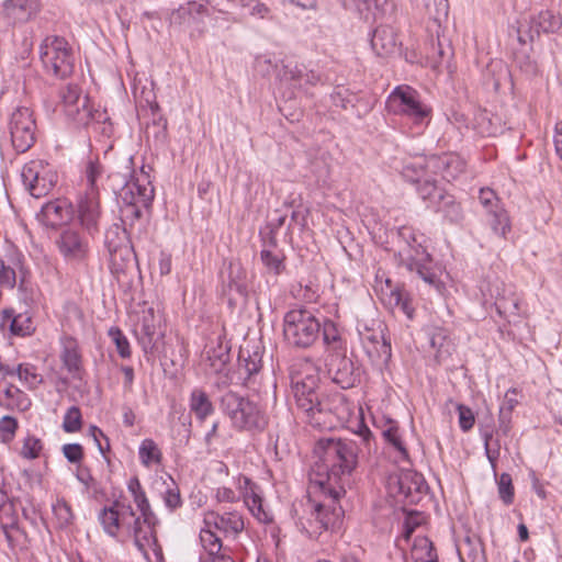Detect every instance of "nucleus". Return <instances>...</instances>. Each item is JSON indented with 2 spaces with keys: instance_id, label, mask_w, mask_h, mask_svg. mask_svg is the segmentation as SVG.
I'll use <instances>...</instances> for the list:
<instances>
[{
  "instance_id": "obj_1",
  "label": "nucleus",
  "mask_w": 562,
  "mask_h": 562,
  "mask_svg": "<svg viewBox=\"0 0 562 562\" xmlns=\"http://www.w3.org/2000/svg\"><path fill=\"white\" fill-rule=\"evenodd\" d=\"M315 453L326 468V480H319V488L328 492L333 499L346 493L345 485L357 468L359 446L351 439L322 438L317 441Z\"/></svg>"
},
{
  "instance_id": "obj_36",
  "label": "nucleus",
  "mask_w": 562,
  "mask_h": 562,
  "mask_svg": "<svg viewBox=\"0 0 562 562\" xmlns=\"http://www.w3.org/2000/svg\"><path fill=\"white\" fill-rule=\"evenodd\" d=\"M401 175L404 180L417 186L431 175L428 157L419 156L404 161Z\"/></svg>"
},
{
  "instance_id": "obj_54",
  "label": "nucleus",
  "mask_w": 562,
  "mask_h": 562,
  "mask_svg": "<svg viewBox=\"0 0 562 562\" xmlns=\"http://www.w3.org/2000/svg\"><path fill=\"white\" fill-rule=\"evenodd\" d=\"M497 484L498 495L505 505H510L514 502L515 488L513 485V479L508 473H502L501 475H494Z\"/></svg>"
},
{
  "instance_id": "obj_9",
  "label": "nucleus",
  "mask_w": 562,
  "mask_h": 562,
  "mask_svg": "<svg viewBox=\"0 0 562 562\" xmlns=\"http://www.w3.org/2000/svg\"><path fill=\"white\" fill-rule=\"evenodd\" d=\"M481 291L486 301H493L501 316L508 318L519 314L520 297L513 284H506L503 280L495 277L487 279L481 286Z\"/></svg>"
},
{
  "instance_id": "obj_45",
  "label": "nucleus",
  "mask_w": 562,
  "mask_h": 562,
  "mask_svg": "<svg viewBox=\"0 0 562 562\" xmlns=\"http://www.w3.org/2000/svg\"><path fill=\"white\" fill-rule=\"evenodd\" d=\"M414 562H437L438 557L432 542L427 537H416L412 547Z\"/></svg>"
},
{
  "instance_id": "obj_21",
  "label": "nucleus",
  "mask_w": 562,
  "mask_h": 562,
  "mask_svg": "<svg viewBox=\"0 0 562 562\" xmlns=\"http://www.w3.org/2000/svg\"><path fill=\"white\" fill-rule=\"evenodd\" d=\"M127 491L132 495L133 502L139 512V515L136 514V517L149 527L151 531H156L159 519L154 513L146 492L137 476H133L128 480Z\"/></svg>"
},
{
  "instance_id": "obj_42",
  "label": "nucleus",
  "mask_w": 562,
  "mask_h": 562,
  "mask_svg": "<svg viewBox=\"0 0 562 562\" xmlns=\"http://www.w3.org/2000/svg\"><path fill=\"white\" fill-rule=\"evenodd\" d=\"M321 334L328 353L346 351L340 330L334 322L325 321L322 324Z\"/></svg>"
},
{
  "instance_id": "obj_38",
  "label": "nucleus",
  "mask_w": 562,
  "mask_h": 562,
  "mask_svg": "<svg viewBox=\"0 0 562 562\" xmlns=\"http://www.w3.org/2000/svg\"><path fill=\"white\" fill-rule=\"evenodd\" d=\"M0 405L8 409L25 411L31 402L23 391L10 383L0 390Z\"/></svg>"
},
{
  "instance_id": "obj_44",
  "label": "nucleus",
  "mask_w": 562,
  "mask_h": 562,
  "mask_svg": "<svg viewBox=\"0 0 562 562\" xmlns=\"http://www.w3.org/2000/svg\"><path fill=\"white\" fill-rule=\"evenodd\" d=\"M3 319L10 321V330L15 336H30L34 331L33 322L26 314L15 315L13 310H4Z\"/></svg>"
},
{
  "instance_id": "obj_16",
  "label": "nucleus",
  "mask_w": 562,
  "mask_h": 562,
  "mask_svg": "<svg viewBox=\"0 0 562 562\" xmlns=\"http://www.w3.org/2000/svg\"><path fill=\"white\" fill-rule=\"evenodd\" d=\"M327 373L341 389L353 387L360 381L359 369L344 352L328 353L325 358Z\"/></svg>"
},
{
  "instance_id": "obj_59",
  "label": "nucleus",
  "mask_w": 562,
  "mask_h": 562,
  "mask_svg": "<svg viewBox=\"0 0 562 562\" xmlns=\"http://www.w3.org/2000/svg\"><path fill=\"white\" fill-rule=\"evenodd\" d=\"M109 336L112 338L116 346V350L122 358L131 357V347L127 338L117 327H112L109 330Z\"/></svg>"
},
{
  "instance_id": "obj_20",
  "label": "nucleus",
  "mask_w": 562,
  "mask_h": 562,
  "mask_svg": "<svg viewBox=\"0 0 562 562\" xmlns=\"http://www.w3.org/2000/svg\"><path fill=\"white\" fill-rule=\"evenodd\" d=\"M319 490L328 502L314 504L312 515H317L318 520L316 522L318 524V528H322L323 531H335L340 527L344 517L341 506L336 504L340 497L333 499L328 492H324L322 488Z\"/></svg>"
},
{
  "instance_id": "obj_50",
  "label": "nucleus",
  "mask_w": 562,
  "mask_h": 562,
  "mask_svg": "<svg viewBox=\"0 0 562 562\" xmlns=\"http://www.w3.org/2000/svg\"><path fill=\"white\" fill-rule=\"evenodd\" d=\"M53 514L56 527L59 529L68 528L75 519L70 505L64 498L53 504Z\"/></svg>"
},
{
  "instance_id": "obj_17",
  "label": "nucleus",
  "mask_w": 562,
  "mask_h": 562,
  "mask_svg": "<svg viewBox=\"0 0 562 562\" xmlns=\"http://www.w3.org/2000/svg\"><path fill=\"white\" fill-rule=\"evenodd\" d=\"M562 25L560 16L550 11H542L530 18L529 21L519 22L517 38L520 44L533 42L541 33H554Z\"/></svg>"
},
{
  "instance_id": "obj_25",
  "label": "nucleus",
  "mask_w": 562,
  "mask_h": 562,
  "mask_svg": "<svg viewBox=\"0 0 562 562\" xmlns=\"http://www.w3.org/2000/svg\"><path fill=\"white\" fill-rule=\"evenodd\" d=\"M362 347L372 362L386 363L392 356L391 342L384 337L382 330L371 331L366 329L360 333Z\"/></svg>"
},
{
  "instance_id": "obj_28",
  "label": "nucleus",
  "mask_w": 562,
  "mask_h": 562,
  "mask_svg": "<svg viewBox=\"0 0 562 562\" xmlns=\"http://www.w3.org/2000/svg\"><path fill=\"white\" fill-rule=\"evenodd\" d=\"M227 270L228 278L227 282L223 286V291L228 295L229 302L236 300L233 293L241 299H246L248 295V279L246 269L239 261H231Z\"/></svg>"
},
{
  "instance_id": "obj_46",
  "label": "nucleus",
  "mask_w": 562,
  "mask_h": 562,
  "mask_svg": "<svg viewBox=\"0 0 562 562\" xmlns=\"http://www.w3.org/2000/svg\"><path fill=\"white\" fill-rule=\"evenodd\" d=\"M414 2L417 8L424 10L425 14L435 22H441L448 16V0H414Z\"/></svg>"
},
{
  "instance_id": "obj_49",
  "label": "nucleus",
  "mask_w": 562,
  "mask_h": 562,
  "mask_svg": "<svg viewBox=\"0 0 562 562\" xmlns=\"http://www.w3.org/2000/svg\"><path fill=\"white\" fill-rule=\"evenodd\" d=\"M138 454L142 464L146 468H149L151 464H160L162 460L161 450L150 438H146L140 442Z\"/></svg>"
},
{
  "instance_id": "obj_43",
  "label": "nucleus",
  "mask_w": 562,
  "mask_h": 562,
  "mask_svg": "<svg viewBox=\"0 0 562 562\" xmlns=\"http://www.w3.org/2000/svg\"><path fill=\"white\" fill-rule=\"evenodd\" d=\"M434 211L442 213L450 222H458L462 217L461 206L456 202L454 196L443 190L437 202L431 207Z\"/></svg>"
},
{
  "instance_id": "obj_27",
  "label": "nucleus",
  "mask_w": 562,
  "mask_h": 562,
  "mask_svg": "<svg viewBox=\"0 0 562 562\" xmlns=\"http://www.w3.org/2000/svg\"><path fill=\"white\" fill-rule=\"evenodd\" d=\"M281 80L291 82L294 87H314L322 82V76L315 70L307 69L305 65L289 61L283 65L280 72Z\"/></svg>"
},
{
  "instance_id": "obj_29",
  "label": "nucleus",
  "mask_w": 562,
  "mask_h": 562,
  "mask_svg": "<svg viewBox=\"0 0 562 562\" xmlns=\"http://www.w3.org/2000/svg\"><path fill=\"white\" fill-rule=\"evenodd\" d=\"M147 207H138L137 205H120V220L123 228L120 233L122 240L139 237L143 232L142 215Z\"/></svg>"
},
{
  "instance_id": "obj_58",
  "label": "nucleus",
  "mask_w": 562,
  "mask_h": 562,
  "mask_svg": "<svg viewBox=\"0 0 562 562\" xmlns=\"http://www.w3.org/2000/svg\"><path fill=\"white\" fill-rule=\"evenodd\" d=\"M317 515H312L311 510L307 517L302 516L297 519L296 526L301 529V531L308 535V537L315 538L323 533V529L318 528L317 526Z\"/></svg>"
},
{
  "instance_id": "obj_52",
  "label": "nucleus",
  "mask_w": 562,
  "mask_h": 562,
  "mask_svg": "<svg viewBox=\"0 0 562 562\" xmlns=\"http://www.w3.org/2000/svg\"><path fill=\"white\" fill-rule=\"evenodd\" d=\"M382 436L390 445L393 446L395 450L400 452V454L404 458L408 456L407 450L401 439L398 426L395 420L387 419L385 422L384 428L382 429Z\"/></svg>"
},
{
  "instance_id": "obj_11",
  "label": "nucleus",
  "mask_w": 562,
  "mask_h": 562,
  "mask_svg": "<svg viewBox=\"0 0 562 562\" xmlns=\"http://www.w3.org/2000/svg\"><path fill=\"white\" fill-rule=\"evenodd\" d=\"M389 487L395 497L408 504H418L428 491L424 476L413 470L391 476Z\"/></svg>"
},
{
  "instance_id": "obj_39",
  "label": "nucleus",
  "mask_w": 562,
  "mask_h": 562,
  "mask_svg": "<svg viewBox=\"0 0 562 562\" xmlns=\"http://www.w3.org/2000/svg\"><path fill=\"white\" fill-rule=\"evenodd\" d=\"M231 347L227 342L218 337L216 346L211 347L206 350V359L214 373H221L229 362Z\"/></svg>"
},
{
  "instance_id": "obj_61",
  "label": "nucleus",
  "mask_w": 562,
  "mask_h": 562,
  "mask_svg": "<svg viewBox=\"0 0 562 562\" xmlns=\"http://www.w3.org/2000/svg\"><path fill=\"white\" fill-rule=\"evenodd\" d=\"M18 429V420L12 416H3L0 419V432L2 434V441L9 442L13 439Z\"/></svg>"
},
{
  "instance_id": "obj_62",
  "label": "nucleus",
  "mask_w": 562,
  "mask_h": 562,
  "mask_svg": "<svg viewBox=\"0 0 562 562\" xmlns=\"http://www.w3.org/2000/svg\"><path fill=\"white\" fill-rule=\"evenodd\" d=\"M310 211L303 206L295 207L291 213L290 224L288 229H292L294 226H297L301 231H303L307 225V216Z\"/></svg>"
},
{
  "instance_id": "obj_51",
  "label": "nucleus",
  "mask_w": 562,
  "mask_h": 562,
  "mask_svg": "<svg viewBox=\"0 0 562 562\" xmlns=\"http://www.w3.org/2000/svg\"><path fill=\"white\" fill-rule=\"evenodd\" d=\"M213 527H204L200 531V541L209 558L223 551L221 538L214 532Z\"/></svg>"
},
{
  "instance_id": "obj_57",
  "label": "nucleus",
  "mask_w": 562,
  "mask_h": 562,
  "mask_svg": "<svg viewBox=\"0 0 562 562\" xmlns=\"http://www.w3.org/2000/svg\"><path fill=\"white\" fill-rule=\"evenodd\" d=\"M42 449L43 443L41 439L36 438L33 435H29L23 440V446L20 454L24 459L33 460L40 457Z\"/></svg>"
},
{
  "instance_id": "obj_37",
  "label": "nucleus",
  "mask_w": 562,
  "mask_h": 562,
  "mask_svg": "<svg viewBox=\"0 0 562 562\" xmlns=\"http://www.w3.org/2000/svg\"><path fill=\"white\" fill-rule=\"evenodd\" d=\"M430 347L435 350V357L442 361L451 353V340L448 330L442 327L431 326L427 329Z\"/></svg>"
},
{
  "instance_id": "obj_41",
  "label": "nucleus",
  "mask_w": 562,
  "mask_h": 562,
  "mask_svg": "<svg viewBox=\"0 0 562 562\" xmlns=\"http://www.w3.org/2000/svg\"><path fill=\"white\" fill-rule=\"evenodd\" d=\"M346 9L357 11L364 20L375 19L387 0H341Z\"/></svg>"
},
{
  "instance_id": "obj_31",
  "label": "nucleus",
  "mask_w": 562,
  "mask_h": 562,
  "mask_svg": "<svg viewBox=\"0 0 562 562\" xmlns=\"http://www.w3.org/2000/svg\"><path fill=\"white\" fill-rule=\"evenodd\" d=\"M206 13L207 8L205 4L199 1H188L170 12L169 21L171 25H191L199 22Z\"/></svg>"
},
{
  "instance_id": "obj_14",
  "label": "nucleus",
  "mask_w": 562,
  "mask_h": 562,
  "mask_svg": "<svg viewBox=\"0 0 562 562\" xmlns=\"http://www.w3.org/2000/svg\"><path fill=\"white\" fill-rule=\"evenodd\" d=\"M479 202L485 210L486 221L492 231L496 235L506 238L512 227L510 220L495 191L490 188H482L479 192Z\"/></svg>"
},
{
  "instance_id": "obj_48",
  "label": "nucleus",
  "mask_w": 562,
  "mask_h": 562,
  "mask_svg": "<svg viewBox=\"0 0 562 562\" xmlns=\"http://www.w3.org/2000/svg\"><path fill=\"white\" fill-rule=\"evenodd\" d=\"M16 375L29 390L37 389L44 381L42 374L37 372V368L29 362L16 366Z\"/></svg>"
},
{
  "instance_id": "obj_8",
  "label": "nucleus",
  "mask_w": 562,
  "mask_h": 562,
  "mask_svg": "<svg viewBox=\"0 0 562 562\" xmlns=\"http://www.w3.org/2000/svg\"><path fill=\"white\" fill-rule=\"evenodd\" d=\"M40 58L45 70L57 78H66L74 70V54L63 37L47 36L41 44Z\"/></svg>"
},
{
  "instance_id": "obj_7",
  "label": "nucleus",
  "mask_w": 562,
  "mask_h": 562,
  "mask_svg": "<svg viewBox=\"0 0 562 562\" xmlns=\"http://www.w3.org/2000/svg\"><path fill=\"white\" fill-rule=\"evenodd\" d=\"M390 113L402 115L416 125L428 124L431 109L420 101L419 93L409 86L396 87L386 99Z\"/></svg>"
},
{
  "instance_id": "obj_55",
  "label": "nucleus",
  "mask_w": 562,
  "mask_h": 562,
  "mask_svg": "<svg viewBox=\"0 0 562 562\" xmlns=\"http://www.w3.org/2000/svg\"><path fill=\"white\" fill-rule=\"evenodd\" d=\"M260 259L268 271L276 276L280 274L285 268L283 256L269 249H262L260 251Z\"/></svg>"
},
{
  "instance_id": "obj_22",
  "label": "nucleus",
  "mask_w": 562,
  "mask_h": 562,
  "mask_svg": "<svg viewBox=\"0 0 562 562\" xmlns=\"http://www.w3.org/2000/svg\"><path fill=\"white\" fill-rule=\"evenodd\" d=\"M60 254L71 261H82L89 252V243L87 238L74 229H65L60 233L57 240Z\"/></svg>"
},
{
  "instance_id": "obj_4",
  "label": "nucleus",
  "mask_w": 562,
  "mask_h": 562,
  "mask_svg": "<svg viewBox=\"0 0 562 562\" xmlns=\"http://www.w3.org/2000/svg\"><path fill=\"white\" fill-rule=\"evenodd\" d=\"M400 238L405 246L398 251L401 265L416 274L427 284L439 288V280L432 266V258L423 245L425 237L411 227L398 231Z\"/></svg>"
},
{
  "instance_id": "obj_18",
  "label": "nucleus",
  "mask_w": 562,
  "mask_h": 562,
  "mask_svg": "<svg viewBox=\"0 0 562 562\" xmlns=\"http://www.w3.org/2000/svg\"><path fill=\"white\" fill-rule=\"evenodd\" d=\"M239 374L243 376V384L252 392H262V353L257 349L250 352L241 348L238 357Z\"/></svg>"
},
{
  "instance_id": "obj_56",
  "label": "nucleus",
  "mask_w": 562,
  "mask_h": 562,
  "mask_svg": "<svg viewBox=\"0 0 562 562\" xmlns=\"http://www.w3.org/2000/svg\"><path fill=\"white\" fill-rule=\"evenodd\" d=\"M81 426L82 415L80 408L78 406L69 407L63 420L64 431L68 434L77 432L81 429Z\"/></svg>"
},
{
  "instance_id": "obj_5",
  "label": "nucleus",
  "mask_w": 562,
  "mask_h": 562,
  "mask_svg": "<svg viewBox=\"0 0 562 562\" xmlns=\"http://www.w3.org/2000/svg\"><path fill=\"white\" fill-rule=\"evenodd\" d=\"M220 408L237 430H262L267 417L260 406L248 397L228 391L220 400Z\"/></svg>"
},
{
  "instance_id": "obj_12",
  "label": "nucleus",
  "mask_w": 562,
  "mask_h": 562,
  "mask_svg": "<svg viewBox=\"0 0 562 562\" xmlns=\"http://www.w3.org/2000/svg\"><path fill=\"white\" fill-rule=\"evenodd\" d=\"M59 99L65 114L72 121L88 125L93 120L89 97L77 85L60 88Z\"/></svg>"
},
{
  "instance_id": "obj_15",
  "label": "nucleus",
  "mask_w": 562,
  "mask_h": 562,
  "mask_svg": "<svg viewBox=\"0 0 562 562\" xmlns=\"http://www.w3.org/2000/svg\"><path fill=\"white\" fill-rule=\"evenodd\" d=\"M21 178L25 189L36 199L48 194L57 182V175L47 170L41 161L25 164Z\"/></svg>"
},
{
  "instance_id": "obj_33",
  "label": "nucleus",
  "mask_w": 562,
  "mask_h": 562,
  "mask_svg": "<svg viewBox=\"0 0 562 562\" xmlns=\"http://www.w3.org/2000/svg\"><path fill=\"white\" fill-rule=\"evenodd\" d=\"M41 213L47 225L58 226L72 218L74 210L67 200L57 199L44 204Z\"/></svg>"
},
{
  "instance_id": "obj_19",
  "label": "nucleus",
  "mask_w": 562,
  "mask_h": 562,
  "mask_svg": "<svg viewBox=\"0 0 562 562\" xmlns=\"http://www.w3.org/2000/svg\"><path fill=\"white\" fill-rule=\"evenodd\" d=\"M154 199V188L147 176L132 178L124 182L119 192L120 205L149 207Z\"/></svg>"
},
{
  "instance_id": "obj_2",
  "label": "nucleus",
  "mask_w": 562,
  "mask_h": 562,
  "mask_svg": "<svg viewBox=\"0 0 562 562\" xmlns=\"http://www.w3.org/2000/svg\"><path fill=\"white\" fill-rule=\"evenodd\" d=\"M98 520L108 536L112 538H119L120 536L132 538L134 544L147 560L149 559L148 550H151L155 554L160 553L157 531H151L136 517L131 504L115 499L110 506L100 510Z\"/></svg>"
},
{
  "instance_id": "obj_35",
  "label": "nucleus",
  "mask_w": 562,
  "mask_h": 562,
  "mask_svg": "<svg viewBox=\"0 0 562 562\" xmlns=\"http://www.w3.org/2000/svg\"><path fill=\"white\" fill-rule=\"evenodd\" d=\"M189 408L199 422H204L215 411L209 394L202 387H195L191 391Z\"/></svg>"
},
{
  "instance_id": "obj_32",
  "label": "nucleus",
  "mask_w": 562,
  "mask_h": 562,
  "mask_svg": "<svg viewBox=\"0 0 562 562\" xmlns=\"http://www.w3.org/2000/svg\"><path fill=\"white\" fill-rule=\"evenodd\" d=\"M138 342L145 353L151 352L157 348L162 334L157 328V319L153 308H149L142 318L140 329L138 331Z\"/></svg>"
},
{
  "instance_id": "obj_3",
  "label": "nucleus",
  "mask_w": 562,
  "mask_h": 562,
  "mask_svg": "<svg viewBox=\"0 0 562 562\" xmlns=\"http://www.w3.org/2000/svg\"><path fill=\"white\" fill-rule=\"evenodd\" d=\"M319 375L316 370L305 374L296 372L291 375V386L295 404L306 423L314 427L327 424L328 416L339 414V406H344L345 398L341 394L321 397L317 390Z\"/></svg>"
},
{
  "instance_id": "obj_40",
  "label": "nucleus",
  "mask_w": 562,
  "mask_h": 562,
  "mask_svg": "<svg viewBox=\"0 0 562 562\" xmlns=\"http://www.w3.org/2000/svg\"><path fill=\"white\" fill-rule=\"evenodd\" d=\"M60 358L68 372L71 373L74 378L79 376L81 371V355L75 339L67 338L64 341Z\"/></svg>"
},
{
  "instance_id": "obj_23",
  "label": "nucleus",
  "mask_w": 562,
  "mask_h": 562,
  "mask_svg": "<svg viewBox=\"0 0 562 562\" xmlns=\"http://www.w3.org/2000/svg\"><path fill=\"white\" fill-rule=\"evenodd\" d=\"M204 526L213 527L225 537L236 538L245 528L243 516L238 512L223 514L210 512L204 516Z\"/></svg>"
},
{
  "instance_id": "obj_53",
  "label": "nucleus",
  "mask_w": 562,
  "mask_h": 562,
  "mask_svg": "<svg viewBox=\"0 0 562 562\" xmlns=\"http://www.w3.org/2000/svg\"><path fill=\"white\" fill-rule=\"evenodd\" d=\"M416 190L418 195L428 202V207L437 202L440 194H443V189L439 188L436 183V180L430 176L425 178L424 181L416 186Z\"/></svg>"
},
{
  "instance_id": "obj_24",
  "label": "nucleus",
  "mask_w": 562,
  "mask_h": 562,
  "mask_svg": "<svg viewBox=\"0 0 562 562\" xmlns=\"http://www.w3.org/2000/svg\"><path fill=\"white\" fill-rule=\"evenodd\" d=\"M428 168L431 175H439L442 179L450 182L463 173L465 162L456 154L432 155L428 157Z\"/></svg>"
},
{
  "instance_id": "obj_13",
  "label": "nucleus",
  "mask_w": 562,
  "mask_h": 562,
  "mask_svg": "<svg viewBox=\"0 0 562 562\" xmlns=\"http://www.w3.org/2000/svg\"><path fill=\"white\" fill-rule=\"evenodd\" d=\"M131 241L132 239L122 240L119 226L106 232L105 246L110 256V270L113 274L120 276L133 266L135 255Z\"/></svg>"
},
{
  "instance_id": "obj_6",
  "label": "nucleus",
  "mask_w": 562,
  "mask_h": 562,
  "mask_svg": "<svg viewBox=\"0 0 562 562\" xmlns=\"http://www.w3.org/2000/svg\"><path fill=\"white\" fill-rule=\"evenodd\" d=\"M321 329V321L307 308L290 310L283 317V336L293 348H311L318 340Z\"/></svg>"
},
{
  "instance_id": "obj_26",
  "label": "nucleus",
  "mask_w": 562,
  "mask_h": 562,
  "mask_svg": "<svg viewBox=\"0 0 562 562\" xmlns=\"http://www.w3.org/2000/svg\"><path fill=\"white\" fill-rule=\"evenodd\" d=\"M77 213L81 226L89 234L92 235L99 232L101 218L99 194L85 193L78 201Z\"/></svg>"
},
{
  "instance_id": "obj_60",
  "label": "nucleus",
  "mask_w": 562,
  "mask_h": 562,
  "mask_svg": "<svg viewBox=\"0 0 562 562\" xmlns=\"http://www.w3.org/2000/svg\"><path fill=\"white\" fill-rule=\"evenodd\" d=\"M457 411L459 415V426L467 432L471 430L475 423V417L472 409L463 404H457Z\"/></svg>"
},
{
  "instance_id": "obj_63",
  "label": "nucleus",
  "mask_w": 562,
  "mask_h": 562,
  "mask_svg": "<svg viewBox=\"0 0 562 562\" xmlns=\"http://www.w3.org/2000/svg\"><path fill=\"white\" fill-rule=\"evenodd\" d=\"M0 284L13 289L16 284V272L10 266H7L0 258Z\"/></svg>"
},
{
  "instance_id": "obj_64",
  "label": "nucleus",
  "mask_w": 562,
  "mask_h": 562,
  "mask_svg": "<svg viewBox=\"0 0 562 562\" xmlns=\"http://www.w3.org/2000/svg\"><path fill=\"white\" fill-rule=\"evenodd\" d=\"M64 457L70 463H79L83 459V448L79 443H66L63 446Z\"/></svg>"
},
{
  "instance_id": "obj_30",
  "label": "nucleus",
  "mask_w": 562,
  "mask_h": 562,
  "mask_svg": "<svg viewBox=\"0 0 562 562\" xmlns=\"http://www.w3.org/2000/svg\"><path fill=\"white\" fill-rule=\"evenodd\" d=\"M371 47L378 56L386 57L397 52L398 42L395 30L390 25H379L371 37Z\"/></svg>"
},
{
  "instance_id": "obj_47",
  "label": "nucleus",
  "mask_w": 562,
  "mask_h": 562,
  "mask_svg": "<svg viewBox=\"0 0 562 562\" xmlns=\"http://www.w3.org/2000/svg\"><path fill=\"white\" fill-rule=\"evenodd\" d=\"M104 168L99 159H90L85 169V178L87 181L86 193L99 194V181L102 179Z\"/></svg>"
},
{
  "instance_id": "obj_34",
  "label": "nucleus",
  "mask_w": 562,
  "mask_h": 562,
  "mask_svg": "<svg viewBox=\"0 0 562 562\" xmlns=\"http://www.w3.org/2000/svg\"><path fill=\"white\" fill-rule=\"evenodd\" d=\"M38 0H5L3 11L12 22H26L38 11Z\"/></svg>"
},
{
  "instance_id": "obj_10",
  "label": "nucleus",
  "mask_w": 562,
  "mask_h": 562,
  "mask_svg": "<svg viewBox=\"0 0 562 562\" xmlns=\"http://www.w3.org/2000/svg\"><path fill=\"white\" fill-rule=\"evenodd\" d=\"M9 131L14 149L27 151L36 139V122L33 111L27 106H18L10 116Z\"/></svg>"
}]
</instances>
